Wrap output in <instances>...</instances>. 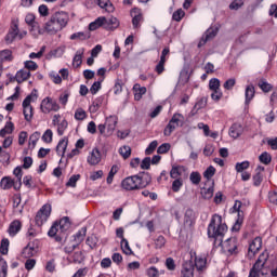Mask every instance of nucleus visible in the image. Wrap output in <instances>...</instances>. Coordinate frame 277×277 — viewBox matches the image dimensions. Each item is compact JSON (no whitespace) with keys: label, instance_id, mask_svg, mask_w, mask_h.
<instances>
[{"label":"nucleus","instance_id":"nucleus-1","mask_svg":"<svg viewBox=\"0 0 277 277\" xmlns=\"http://www.w3.org/2000/svg\"><path fill=\"white\" fill-rule=\"evenodd\" d=\"M228 232V226L223 223L222 215L213 214L207 228L208 238L212 239L214 248H220L224 243V236Z\"/></svg>","mask_w":277,"mask_h":277},{"label":"nucleus","instance_id":"nucleus-2","mask_svg":"<svg viewBox=\"0 0 277 277\" xmlns=\"http://www.w3.org/2000/svg\"><path fill=\"white\" fill-rule=\"evenodd\" d=\"M153 183V176L148 172H140L121 181V189L124 192H137L146 189Z\"/></svg>","mask_w":277,"mask_h":277},{"label":"nucleus","instance_id":"nucleus-3","mask_svg":"<svg viewBox=\"0 0 277 277\" xmlns=\"http://www.w3.org/2000/svg\"><path fill=\"white\" fill-rule=\"evenodd\" d=\"M68 228H70V217L64 216L60 221H55L50 227L48 235L53 237L57 243H66L68 239Z\"/></svg>","mask_w":277,"mask_h":277},{"label":"nucleus","instance_id":"nucleus-4","mask_svg":"<svg viewBox=\"0 0 277 277\" xmlns=\"http://www.w3.org/2000/svg\"><path fill=\"white\" fill-rule=\"evenodd\" d=\"M117 124L118 117L116 115H110L106 118L105 124L101 123L97 126V131L100 132V135H103L104 137H109L114 135Z\"/></svg>","mask_w":277,"mask_h":277},{"label":"nucleus","instance_id":"nucleus-5","mask_svg":"<svg viewBox=\"0 0 277 277\" xmlns=\"http://www.w3.org/2000/svg\"><path fill=\"white\" fill-rule=\"evenodd\" d=\"M183 124H185V116H183V114L175 113L164 128L163 135L166 137H170V135H172L179 127H183Z\"/></svg>","mask_w":277,"mask_h":277},{"label":"nucleus","instance_id":"nucleus-6","mask_svg":"<svg viewBox=\"0 0 277 277\" xmlns=\"http://www.w3.org/2000/svg\"><path fill=\"white\" fill-rule=\"evenodd\" d=\"M38 98V91L34 90L29 95L25 97L22 103L23 114L26 122H31L34 118V107L31 106V98Z\"/></svg>","mask_w":277,"mask_h":277},{"label":"nucleus","instance_id":"nucleus-7","mask_svg":"<svg viewBox=\"0 0 277 277\" xmlns=\"http://www.w3.org/2000/svg\"><path fill=\"white\" fill-rule=\"evenodd\" d=\"M268 259H269V253L267 251H263L259 255L252 268L250 269L249 275L259 276V274H261V272L263 271V267H265V263H267Z\"/></svg>","mask_w":277,"mask_h":277},{"label":"nucleus","instance_id":"nucleus-8","mask_svg":"<svg viewBox=\"0 0 277 277\" xmlns=\"http://www.w3.org/2000/svg\"><path fill=\"white\" fill-rule=\"evenodd\" d=\"M241 201L236 200L233 207L234 212L238 213V217L232 227L233 233H239V230H241V225L243 224V211L241 210Z\"/></svg>","mask_w":277,"mask_h":277},{"label":"nucleus","instance_id":"nucleus-9","mask_svg":"<svg viewBox=\"0 0 277 277\" xmlns=\"http://www.w3.org/2000/svg\"><path fill=\"white\" fill-rule=\"evenodd\" d=\"M40 109L42 114H51V111H60V104H57V101L45 97L42 100Z\"/></svg>","mask_w":277,"mask_h":277},{"label":"nucleus","instance_id":"nucleus-10","mask_svg":"<svg viewBox=\"0 0 277 277\" xmlns=\"http://www.w3.org/2000/svg\"><path fill=\"white\" fill-rule=\"evenodd\" d=\"M51 216V206L44 205L41 209L37 212L35 216V222L37 226H42L47 220Z\"/></svg>","mask_w":277,"mask_h":277},{"label":"nucleus","instance_id":"nucleus-11","mask_svg":"<svg viewBox=\"0 0 277 277\" xmlns=\"http://www.w3.org/2000/svg\"><path fill=\"white\" fill-rule=\"evenodd\" d=\"M130 16L132 18V27L133 29H140L142 27V23H144V14H142V10L134 8L130 11Z\"/></svg>","mask_w":277,"mask_h":277},{"label":"nucleus","instance_id":"nucleus-12","mask_svg":"<svg viewBox=\"0 0 277 277\" xmlns=\"http://www.w3.org/2000/svg\"><path fill=\"white\" fill-rule=\"evenodd\" d=\"M219 31L220 29H217V27L208 28L198 42V49L205 47L208 42H210V40H213V38L217 36Z\"/></svg>","mask_w":277,"mask_h":277},{"label":"nucleus","instance_id":"nucleus-13","mask_svg":"<svg viewBox=\"0 0 277 277\" xmlns=\"http://www.w3.org/2000/svg\"><path fill=\"white\" fill-rule=\"evenodd\" d=\"M38 254V240L29 242L22 251V256L24 259H31Z\"/></svg>","mask_w":277,"mask_h":277},{"label":"nucleus","instance_id":"nucleus-14","mask_svg":"<svg viewBox=\"0 0 277 277\" xmlns=\"http://www.w3.org/2000/svg\"><path fill=\"white\" fill-rule=\"evenodd\" d=\"M238 246H239V242H238L237 238L230 237V238L226 239L223 248L226 252H228V254H238L239 253V250L237 249Z\"/></svg>","mask_w":277,"mask_h":277},{"label":"nucleus","instance_id":"nucleus-15","mask_svg":"<svg viewBox=\"0 0 277 277\" xmlns=\"http://www.w3.org/2000/svg\"><path fill=\"white\" fill-rule=\"evenodd\" d=\"M25 23L31 27V31H38V34H44V30L40 28V24L36 22V15L34 13H28L25 17Z\"/></svg>","mask_w":277,"mask_h":277},{"label":"nucleus","instance_id":"nucleus-16","mask_svg":"<svg viewBox=\"0 0 277 277\" xmlns=\"http://www.w3.org/2000/svg\"><path fill=\"white\" fill-rule=\"evenodd\" d=\"M19 29H18V19H12L11 22V28L5 36V41L9 43H12L13 40H16V36H18Z\"/></svg>","mask_w":277,"mask_h":277},{"label":"nucleus","instance_id":"nucleus-17","mask_svg":"<svg viewBox=\"0 0 277 277\" xmlns=\"http://www.w3.org/2000/svg\"><path fill=\"white\" fill-rule=\"evenodd\" d=\"M52 18H54V21H56V24L58 25V27L61 29H64V27H66L68 25V13L61 11V12H56L52 15Z\"/></svg>","mask_w":277,"mask_h":277},{"label":"nucleus","instance_id":"nucleus-18","mask_svg":"<svg viewBox=\"0 0 277 277\" xmlns=\"http://www.w3.org/2000/svg\"><path fill=\"white\" fill-rule=\"evenodd\" d=\"M43 34L47 31L48 34H57V31H62L60 24L54 19L53 15H51L50 21H48L44 25Z\"/></svg>","mask_w":277,"mask_h":277},{"label":"nucleus","instance_id":"nucleus-19","mask_svg":"<svg viewBox=\"0 0 277 277\" xmlns=\"http://www.w3.org/2000/svg\"><path fill=\"white\" fill-rule=\"evenodd\" d=\"M196 224V213L192 208H188L184 214V226L185 228H192Z\"/></svg>","mask_w":277,"mask_h":277},{"label":"nucleus","instance_id":"nucleus-20","mask_svg":"<svg viewBox=\"0 0 277 277\" xmlns=\"http://www.w3.org/2000/svg\"><path fill=\"white\" fill-rule=\"evenodd\" d=\"M181 277H194V261L187 260L183 263Z\"/></svg>","mask_w":277,"mask_h":277},{"label":"nucleus","instance_id":"nucleus-21","mask_svg":"<svg viewBox=\"0 0 277 277\" xmlns=\"http://www.w3.org/2000/svg\"><path fill=\"white\" fill-rule=\"evenodd\" d=\"M118 27H120V21L118 19V17H105L104 29H106L107 31H114V29H118Z\"/></svg>","mask_w":277,"mask_h":277},{"label":"nucleus","instance_id":"nucleus-22","mask_svg":"<svg viewBox=\"0 0 277 277\" xmlns=\"http://www.w3.org/2000/svg\"><path fill=\"white\" fill-rule=\"evenodd\" d=\"M102 155L98 148H93L90 155L87 158V161L90 166H98L101 163Z\"/></svg>","mask_w":277,"mask_h":277},{"label":"nucleus","instance_id":"nucleus-23","mask_svg":"<svg viewBox=\"0 0 277 277\" xmlns=\"http://www.w3.org/2000/svg\"><path fill=\"white\" fill-rule=\"evenodd\" d=\"M261 248H263V238L258 236L251 241V243H249L248 252L249 254L254 255L259 250H261Z\"/></svg>","mask_w":277,"mask_h":277},{"label":"nucleus","instance_id":"nucleus-24","mask_svg":"<svg viewBox=\"0 0 277 277\" xmlns=\"http://www.w3.org/2000/svg\"><path fill=\"white\" fill-rule=\"evenodd\" d=\"M31 77V71L27 69H21L16 72L14 78H11V81H17V83H23V81H27Z\"/></svg>","mask_w":277,"mask_h":277},{"label":"nucleus","instance_id":"nucleus-25","mask_svg":"<svg viewBox=\"0 0 277 277\" xmlns=\"http://www.w3.org/2000/svg\"><path fill=\"white\" fill-rule=\"evenodd\" d=\"M21 228H23V224L21 223V221H13L8 229L10 237H16V235H18V233L21 232Z\"/></svg>","mask_w":277,"mask_h":277},{"label":"nucleus","instance_id":"nucleus-26","mask_svg":"<svg viewBox=\"0 0 277 277\" xmlns=\"http://www.w3.org/2000/svg\"><path fill=\"white\" fill-rule=\"evenodd\" d=\"M194 267H196V269L198 272H202V269H206L207 268V256H205V255L195 256Z\"/></svg>","mask_w":277,"mask_h":277},{"label":"nucleus","instance_id":"nucleus-27","mask_svg":"<svg viewBox=\"0 0 277 277\" xmlns=\"http://www.w3.org/2000/svg\"><path fill=\"white\" fill-rule=\"evenodd\" d=\"M66 148H68V138H62L56 145V154L58 157L66 155Z\"/></svg>","mask_w":277,"mask_h":277},{"label":"nucleus","instance_id":"nucleus-28","mask_svg":"<svg viewBox=\"0 0 277 277\" xmlns=\"http://www.w3.org/2000/svg\"><path fill=\"white\" fill-rule=\"evenodd\" d=\"M96 4L98 8H102V10H105L108 13H111L116 10L114 3H111L109 0H96Z\"/></svg>","mask_w":277,"mask_h":277},{"label":"nucleus","instance_id":"nucleus-29","mask_svg":"<svg viewBox=\"0 0 277 277\" xmlns=\"http://www.w3.org/2000/svg\"><path fill=\"white\" fill-rule=\"evenodd\" d=\"M105 16L97 17L94 22L89 24L90 31H96V29L104 27L105 28Z\"/></svg>","mask_w":277,"mask_h":277},{"label":"nucleus","instance_id":"nucleus-30","mask_svg":"<svg viewBox=\"0 0 277 277\" xmlns=\"http://www.w3.org/2000/svg\"><path fill=\"white\" fill-rule=\"evenodd\" d=\"M241 133H243V128L241 127V124L234 123V124L229 128V135H230V137H233L234 140H237V137H239V136L241 135Z\"/></svg>","mask_w":277,"mask_h":277},{"label":"nucleus","instance_id":"nucleus-31","mask_svg":"<svg viewBox=\"0 0 277 277\" xmlns=\"http://www.w3.org/2000/svg\"><path fill=\"white\" fill-rule=\"evenodd\" d=\"M83 53H85V49H80L76 52L72 58V65L76 66V68H79V66L83 64Z\"/></svg>","mask_w":277,"mask_h":277},{"label":"nucleus","instance_id":"nucleus-32","mask_svg":"<svg viewBox=\"0 0 277 277\" xmlns=\"http://www.w3.org/2000/svg\"><path fill=\"white\" fill-rule=\"evenodd\" d=\"M254 94H256V91L254 90V85L252 84L247 85L245 91L246 105H250V102L252 101V98H254Z\"/></svg>","mask_w":277,"mask_h":277},{"label":"nucleus","instance_id":"nucleus-33","mask_svg":"<svg viewBox=\"0 0 277 277\" xmlns=\"http://www.w3.org/2000/svg\"><path fill=\"white\" fill-rule=\"evenodd\" d=\"M12 133H14V123L12 121H8L4 128L0 130V137H5V135H10Z\"/></svg>","mask_w":277,"mask_h":277},{"label":"nucleus","instance_id":"nucleus-34","mask_svg":"<svg viewBox=\"0 0 277 277\" xmlns=\"http://www.w3.org/2000/svg\"><path fill=\"white\" fill-rule=\"evenodd\" d=\"M133 91H134V101H142V95L146 94V87L134 84Z\"/></svg>","mask_w":277,"mask_h":277},{"label":"nucleus","instance_id":"nucleus-35","mask_svg":"<svg viewBox=\"0 0 277 277\" xmlns=\"http://www.w3.org/2000/svg\"><path fill=\"white\" fill-rule=\"evenodd\" d=\"M38 140H40V132L36 131L29 136V143H28V148L30 150H34L36 148V145L38 144Z\"/></svg>","mask_w":277,"mask_h":277},{"label":"nucleus","instance_id":"nucleus-36","mask_svg":"<svg viewBox=\"0 0 277 277\" xmlns=\"http://www.w3.org/2000/svg\"><path fill=\"white\" fill-rule=\"evenodd\" d=\"M3 62H12V50L0 51V64L3 66Z\"/></svg>","mask_w":277,"mask_h":277},{"label":"nucleus","instance_id":"nucleus-37","mask_svg":"<svg viewBox=\"0 0 277 277\" xmlns=\"http://www.w3.org/2000/svg\"><path fill=\"white\" fill-rule=\"evenodd\" d=\"M102 105H103V97L102 96L96 97L93 101L92 105L90 106V111L92 114H96V111H98V109H101Z\"/></svg>","mask_w":277,"mask_h":277},{"label":"nucleus","instance_id":"nucleus-38","mask_svg":"<svg viewBox=\"0 0 277 277\" xmlns=\"http://www.w3.org/2000/svg\"><path fill=\"white\" fill-rule=\"evenodd\" d=\"M183 170H185V167L183 166H175L172 167L171 171H170V176L171 179H179V176H181V174H183Z\"/></svg>","mask_w":277,"mask_h":277},{"label":"nucleus","instance_id":"nucleus-39","mask_svg":"<svg viewBox=\"0 0 277 277\" xmlns=\"http://www.w3.org/2000/svg\"><path fill=\"white\" fill-rule=\"evenodd\" d=\"M12 185H14V180L9 176L2 177L0 182L1 189H12Z\"/></svg>","mask_w":277,"mask_h":277},{"label":"nucleus","instance_id":"nucleus-40","mask_svg":"<svg viewBox=\"0 0 277 277\" xmlns=\"http://www.w3.org/2000/svg\"><path fill=\"white\" fill-rule=\"evenodd\" d=\"M85 233H88V227H82L77 234L74 236L75 241L77 243H81L85 239Z\"/></svg>","mask_w":277,"mask_h":277},{"label":"nucleus","instance_id":"nucleus-41","mask_svg":"<svg viewBox=\"0 0 277 277\" xmlns=\"http://www.w3.org/2000/svg\"><path fill=\"white\" fill-rule=\"evenodd\" d=\"M121 250L123 254H127L128 256L133 254V250H131V247L129 246V240H127V238H122L121 240Z\"/></svg>","mask_w":277,"mask_h":277},{"label":"nucleus","instance_id":"nucleus-42","mask_svg":"<svg viewBox=\"0 0 277 277\" xmlns=\"http://www.w3.org/2000/svg\"><path fill=\"white\" fill-rule=\"evenodd\" d=\"M259 88L262 90V92H272L274 90V87L265 81V79H261L258 83Z\"/></svg>","mask_w":277,"mask_h":277},{"label":"nucleus","instance_id":"nucleus-43","mask_svg":"<svg viewBox=\"0 0 277 277\" xmlns=\"http://www.w3.org/2000/svg\"><path fill=\"white\" fill-rule=\"evenodd\" d=\"M260 162L264 163V166H269L272 163V155L269 153L264 151L259 156Z\"/></svg>","mask_w":277,"mask_h":277},{"label":"nucleus","instance_id":"nucleus-44","mask_svg":"<svg viewBox=\"0 0 277 277\" xmlns=\"http://www.w3.org/2000/svg\"><path fill=\"white\" fill-rule=\"evenodd\" d=\"M116 174H118V166L114 164L106 179V183L108 185H111V183H114V176H116Z\"/></svg>","mask_w":277,"mask_h":277},{"label":"nucleus","instance_id":"nucleus-45","mask_svg":"<svg viewBox=\"0 0 277 277\" xmlns=\"http://www.w3.org/2000/svg\"><path fill=\"white\" fill-rule=\"evenodd\" d=\"M9 249H10V240L8 238H3L0 245V253L5 255L8 254Z\"/></svg>","mask_w":277,"mask_h":277},{"label":"nucleus","instance_id":"nucleus-46","mask_svg":"<svg viewBox=\"0 0 277 277\" xmlns=\"http://www.w3.org/2000/svg\"><path fill=\"white\" fill-rule=\"evenodd\" d=\"M213 176H215V167L210 166L203 172V179H207V181H211Z\"/></svg>","mask_w":277,"mask_h":277},{"label":"nucleus","instance_id":"nucleus-47","mask_svg":"<svg viewBox=\"0 0 277 277\" xmlns=\"http://www.w3.org/2000/svg\"><path fill=\"white\" fill-rule=\"evenodd\" d=\"M184 17H185V11H183V9H177L172 15V19L175 21L176 23H181V21H183Z\"/></svg>","mask_w":277,"mask_h":277},{"label":"nucleus","instance_id":"nucleus-48","mask_svg":"<svg viewBox=\"0 0 277 277\" xmlns=\"http://www.w3.org/2000/svg\"><path fill=\"white\" fill-rule=\"evenodd\" d=\"M42 142H44L45 144H51V142H53V131L51 129H48L42 137H41Z\"/></svg>","mask_w":277,"mask_h":277},{"label":"nucleus","instance_id":"nucleus-49","mask_svg":"<svg viewBox=\"0 0 277 277\" xmlns=\"http://www.w3.org/2000/svg\"><path fill=\"white\" fill-rule=\"evenodd\" d=\"M0 277H8V262L0 259Z\"/></svg>","mask_w":277,"mask_h":277},{"label":"nucleus","instance_id":"nucleus-50","mask_svg":"<svg viewBox=\"0 0 277 277\" xmlns=\"http://www.w3.org/2000/svg\"><path fill=\"white\" fill-rule=\"evenodd\" d=\"M201 196L205 198V200H211L213 198V186H210L209 188H203L201 190Z\"/></svg>","mask_w":277,"mask_h":277},{"label":"nucleus","instance_id":"nucleus-51","mask_svg":"<svg viewBox=\"0 0 277 277\" xmlns=\"http://www.w3.org/2000/svg\"><path fill=\"white\" fill-rule=\"evenodd\" d=\"M119 155H121V157H123V159H129L131 157V147L130 146H122L119 149Z\"/></svg>","mask_w":277,"mask_h":277},{"label":"nucleus","instance_id":"nucleus-52","mask_svg":"<svg viewBox=\"0 0 277 277\" xmlns=\"http://www.w3.org/2000/svg\"><path fill=\"white\" fill-rule=\"evenodd\" d=\"M250 168V161L246 160L242 162H237L235 166L236 172H243V170H248Z\"/></svg>","mask_w":277,"mask_h":277},{"label":"nucleus","instance_id":"nucleus-53","mask_svg":"<svg viewBox=\"0 0 277 277\" xmlns=\"http://www.w3.org/2000/svg\"><path fill=\"white\" fill-rule=\"evenodd\" d=\"M105 78H100L97 81H95L91 88H90V92L91 94H96L98 92V90H101V84L103 83Z\"/></svg>","mask_w":277,"mask_h":277},{"label":"nucleus","instance_id":"nucleus-54","mask_svg":"<svg viewBox=\"0 0 277 277\" xmlns=\"http://www.w3.org/2000/svg\"><path fill=\"white\" fill-rule=\"evenodd\" d=\"M193 185H200V181H202V176L198 172H192L189 176Z\"/></svg>","mask_w":277,"mask_h":277},{"label":"nucleus","instance_id":"nucleus-55","mask_svg":"<svg viewBox=\"0 0 277 277\" xmlns=\"http://www.w3.org/2000/svg\"><path fill=\"white\" fill-rule=\"evenodd\" d=\"M181 187H183V180L182 179L174 180L171 186L172 192L176 194L181 192Z\"/></svg>","mask_w":277,"mask_h":277},{"label":"nucleus","instance_id":"nucleus-56","mask_svg":"<svg viewBox=\"0 0 277 277\" xmlns=\"http://www.w3.org/2000/svg\"><path fill=\"white\" fill-rule=\"evenodd\" d=\"M79 179H81L80 174L71 175L66 183V187H77V181H79Z\"/></svg>","mask_w":277,"mask_h":277},{"label":"nucleus","instance_id":"nucleus-57","mask_svg":"<svg viewBox=\"0 0 277 277\" xmlns=\"http://www.w3.org/2000/svg\"><path fill=\"white\" fill-rule=\"evenodd\" d=\"M66 129H68V121L64 119L61 123H58L57 135H64V131H66Z\"/></svg>","mask_w":277,"mask_h":277},{"label":"nucleus","instance_id":"nucleus-58","mask_svg":"<svg viewBox=\"0 0 277 277\" xmlns=\"http://www.w3.org/2000/svg\"><path fill=\"white\" fill-rule=\"evenodd\" d=\"M208 101L209 98L205 96L199 98L195 104V109H205V107H207Z\"/></svg>","mask_w":277,"mask_h":277},{"label":"nucleus","instance_id":"nucleus-59","mask_svg":"<svg viewBox=\"0 0 277 277\" xmlns=\"http://www.w3.org/2000/svg\"><path fill=\"white\" fill-rule=\"evenodd\" d=\"M157 146H159V143L157 141H153L149 143L148 147L145 149V155H153L155 150H157Z\"/></svg>","mask_w":277,"mask_h":277},{"label":"nucleus","instance_id":"nucleus-60","mask_svg":"<svg viewBox=\"0 0 277 277\" xmlns=\"http://www.w3.org/2000/svg\"><path fill=\"white\" fill-rule=\"evenodd\" d=\"M163 246H166V237L163 236H158L157 239L155 240V248L157 250L163 248Z\"/></svg>","mask_w":277,"mask_h":277},{"label":"nucleus","instance_id":"nucleus-61","mask_svg":"<svg viewBox=\"0 0 277 277\" xmlns=\"http://www.w3.org/2000/svg\"><path fill=\"white\" fill-rule=\"evenodd\" d=\"M75 118L77 120H85V118H88V114H85V110H83V108H78L75 113Z\"/></svg>","mask_w":277,"mask_h":277},{"label":"nucleus","instance_id":"nucleus-62","mask_svg":"<svg viewBox=\"0 0 277 277\" xmlns=\"http://www.w3.org/2000/svg\"><path fill=\"white\" fill-rule=\"evenodd\" d=\"M209 89L210 90H220V79L217 78H212L210 81H209Z\"/></svg>","mask_w":277,"mask_h":277},{"label":"nucleus","instance_id":"nucleus-63","mask_svg":"<svg viewBox=\"0 0 277 277\" xmlns=\"http://www.w3.org/2000/svg\"><path fill=\"white\" fill-rule=\"evenodd\" d=\"M261 183H263V173H255L253 175L254 187H260Z\"/></svg>","mask_w":277,"mask_h":277},{"label":"nucleus","instance_id":"nucleus-64","mask_svg":"<svg viewBox=\"0 0 277 277\" xmlns=\"http://www.w3.org/2000/svg\"><path fill=\"white\" fill-rule=\"evenodd\" d=\"M24 66L26 68L25 70H38V64H36L34 61H26Z\"/></svg>","mask_w":277,"mask_h":277}]
</instances>
